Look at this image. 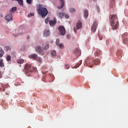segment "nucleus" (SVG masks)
Instances as JSON below:
<instances>
[{
  "label": "nucleus",
  "instance_id": "1",
  "mask_svg": "<svg viewBox=\"0 0 128 128\" xmlns=\"http://www.w3.org/2000/svg\"><path fill=\"white\" fill-rule=\"evenodd\" d=\"M42 6V4H40L38 5L37 8V12L38 14H40V16H41L42 18H44L46 16H48V9H46V8Z\"/></svg>",
  "mask_w": 128,
  "mask_h": 128
},
{
  "label": "nucleus",
  "instance_id": "2",
  "mask_svg": "<svg viewBox=\"0 0 128 128\" xmlns=\"http://www.w3.org/2000/svg\"><path fill=\"white\" fill-rule=\"evenodd\" d=\"M100 60L98 58L95 59L94 61L92 62V60H90V61H86V64L88 65V66L90 68H92V64H100Z\"/></svg>",
  "mask_w": 128,
  "mask_h": 128
},
{
  "label": "nucleus",
  "instance_id": "3",
  "mask_svg": "<svg viewBox=\"0 0 128 128\" xmlns=\"http://www.w3.org/2000/svg\"><path fill=\"white\" fill-rule=\"evenodd\" d=\"M25 69L27 72H35L36 70V68L34 67H32V65L30 64H26L25 66Z\"/></svg>",
  "mask_w": 128,
  "mask_h": 128
},
{
  "label": "nucleus",
  "instance_id": "4",
  "mask_svg": "<svg viewBox=\"0 0 128 128\" xmlns=\"http://www.w3.org/2000/svg\"><path fill=\"white\" fill-rule=\"evenodd\" d=\"M109 18L110 21V24L112 26H114V22H116L118 20V16L116 15V14L110 15L109 16Z\"/></svg>",
  "mask_w": 128,
  "mask_h": 128
},
{
  "label": "nucleus",
  "instance_id": "5",
  "mask_svg": "<svg viewBox=\"0 0 128 128\" xmlns=\"http://www.w3.org/2000/svg\"><path fill=\"white\" fill-rule=\"evenodd\" d=\"M58 30H59V32L61 36H65L66 35V28H64V26H59Z\"/></svg>",
  "mask_w": 128,
  "mask_h": 128
},
{
  "label": "nucleus",
  "instance_id": "6",
  "mask_svg": "<svg viewBox=\"0 0 128 128\" xmlns=\"http://www.w3.org/2000/svg\"><path fill=\"white\" fill-rule=\"evenodd\" d=\"M35 50H36V52H38V54H42H42H44V50L42 49V47H40V46H36L35 48Z\"/></svg>",
  "mask_w": 128,
  "mask_h": 128
},
{
  "label": "nucleus",
  "instance_id": "7",
  "mask_svg": "<svg viewBox=\"0 0 128 128\" xmlns=\"http://www.w3.org/2000/svg\"><path fill=\"white\" fill-rule=\"evenodd\" d=\"M114 24L112 25L111 23V26L112 30H116L118 28V20H116V22H113Z\"/></svg>",
  "mask_w": 128,
  "mask_h": 128
},
{
  "label": "nucleus",
  "instance_id": "8",
  "mask_svg": "<svg viewBox=\"0 0 128 128\" xmlns=\"http://www.w3.org/2000/svg\"><path fill=\"white\" fill-rule=\"evenodd\" d=\"M96 26H98V22H95L91 26V30L94 32L96 30Z\"/></svg>",
  "mask_w": 128,
  "mask_h": 128
},
{
  "label": "nucleus",
  "instance_id": "9",
  "mask_svg": "<svg viewBox=\"0 0 128 128\" xmlns=\"http://www.w3.org/2000/svg\"><path fill=\"white\" fill-rule=\"evenodd\" d=\"M5 20L7 22H10L12 20V14H10L5 16Z\"/></svg>",
  "mask_w": 128,
  "mask_h": 128
},
{
  "label": "nucleus",
  "instance_id": "10",
  "mask_svg": "<svg viewBox=\"0 0 128 128\" xmlns=\"http://www.w3.org/2000/svg\"><path fill=\"white\" fill-rule=\"evenodd\" d=\"M76 29L80 30L82 26V22L80 21H78L76 24Z\"/></svg>",
  "mask_w": 128,
  "mask_h": 128
},
{
  "label": "nucleus",
  "instance_id": "11",
  "mask_svg": "<svg viewBox=\"0 0 128 128\" xmlns=\"http://www.w3.org/2000/svg\"><path fill=\"white\" fill-rule=\"evenodd\" d=\"M29 57L30 58H33V60H36L38 58V54H34L29 56Z\"/></svg>",
  "mask_w": 128,
  "mask_h": 128
},
{
  "label": "nucleus",
  "instance_id": "12",
  "mask_svg": "<svg viewBox=\"0 0 128 128\" xmlns=\"http://www.w3.org/2000/svg\"><path fill=\"white\" fill-rule=\"evenodd\" d=\"M57 16H60V18H62L64 16V12H58Z\"/></svg>",
  "mask_w": 128,
  "mask_h": 128
},
{
  "label": "nucleus",
  "instance_id": "13",
  "mask_svg": "<svg viewBox=\"0 0 128 128\" xmlns=\"http://www.w3.org/2000/svg\"><path fill=\"white\" fill-rule=\"evenodd\" d=\"M74 54H76V55L80 56V51L78 50V48H76L74 50Z\"/></svg>",
  "mask_w": 128,
  "mask_h": 128
},
{
  "label": "nucleus",
  "instance_id": "14",
  "mask_svg": "<svg viewBox=\"0 0 128 128\" xmlns=\"http://www.w3.org/2000/svg\"><path fill=\"white\" fill-rule=\"evenodd\" d=\"M100 54V50L98 48L96 49V51L94 52V56H98Z\"/></svg>",
  "mask_w": 128,
  "mask_h": 128
},
{
  "label": "nucleus",
  "instance_id": "15",
  "mask_svg": "<svg viewBox=\"0 0 128 128\" xmlns=\"http://www.w3.org/2000/svg\"><path fill=\"white\" fill-rule=\"evenodd\" d=\"M128 32L124 33L122 35V40H126L128 38Z\"/></svg>",
  "mask_w": 128,
  "mask_h": 128
},
{
  "label": "nucleus",
  "instance_id": "16",
  "mask_svg": "<svg viewBox=\"0 0 128 128\" xmlns=\"http://www.w3.org/2000/svg\"><path fill=\"white\" fill-rule=\"evenodd\" d=\"M49 24H50V26H54V24H56V22L54 20H54H51L49 22Z\"/></svg>",
  "mask_w": 128,
  "mask_h": 128
},
{
  "label": "nucleus",
  "instance_id": "17",
  "mask_svg": "<svg viewBox=\"0 0 128 128\" xmlns=\"http://www.w3.org/2000/svg\"><path fill=\"white\" fill-rule=\"evenodd\" d=\"M50 34V30L44 31V36H48Z\"/></svg>",
  "mask_w": 128,
  "mask_h": 128
},
{
  "label": "nucleus",
  "instance_id": "18",
  "mask_svg": "<svg viewBox=\"0 0 128 128\" xmlns=\"http://www.w3.org/2000/svg\"><path fill=\"white\" fill-rule=\"evenodd\" d=\"M4 54V50H2V48H0V58H2Z\"/></svg>",
  "mask_w": 128,
  "mask_h": 128
},
{
  "label": "nucleus",
  "instance_id": "19",
  "mask_svg": "<svg viewBox=\"0 0 128 128\" xmlns=\"http://www.w3.org/2000/svg\"><path fill=\"white\" fill-rule=\"evenodd\" d=\"M69 12L70 14H74V12H76V9L74 8H69Z\"/></svg>",
  "mask_w": 128,
  "mask_h": 128
},
{
  "label": "nucleus",
  "instance_id": "20",
  "mask_svg": "<svg viewBox=\"0 0 128 128\" xmlns=\"http://www.w3.org/2000/svg\"><path fill=\"white\" fill-rule=\"evenodd\" d=\"M0 68H4V60H0Z\"/></svg>",
  "mask_w": 128,
  "mask_h": 128
},
{
  "label": "nucleus",
  "instance_id": "21",
  "mask_svg": "<svg viewBox=\"0 0 128 128\" xmlns=\"http://www.w3.org/2000/svg\"><path fill=\"white\" fill-rule=\"evenodd\" d=\"M62 2V5L60 6H58V8H62L64 6V0H60Z\"/></svg>",
  "mask_w": 128,
  "mask_h": 128
},
{
  "label": "nucleus",
  "instance_id": "22",
  "mask_svg": "<svg viewBox=\"0 0 128 128\" xmlns=\"http://www.w3.org/2000/svg\"><path fill=\"white\" fill-rule=\"evenodd\" d=\"M84 16L85 18H86L88 16V10H85L84 11Z\"/></svg>",
  "mask_w": 128,
  "mask_h": 128
},
{
  "label": "nucleus",
  "instance_id": "23",
  "mask_svg": "<svg viewBox=\"0 0 128 128\" xmlns=\"http://www.w3.org/2000/svg\"><path fill=\"white\" fill-rule=\"evenodd\" d=\"M24 62V59H22V58L18 59L17 60L18 64H22Z\"/></svg>",
  "mask_w": 128,
  "mask_h": 128
},
{
  "label": "nucleus",
  "instance_id": "24",
  "mask_svg": "<svg viewBox=\"0 0 128 128\" xmlns=\"http://www.w3.org/2000/svg\"><path fill=\"white\" fill-rule=\"evenodd\" d=\"M42 48H44V50H48V48H50V46H48V44H46L44 46V45H42Z\"/></svg>",
  "mask_w": 128,
  "mask_h": 128
},
{
  "label": "nucleus",
  "instance_id": "25",
  "mask_svg": "<svg viewBox=\"0 0 128 128\" xmlns=\"http://www.w3.org/2000/svg\"><path fill=\"white\" fill-rule=\"evenodd\" d=\"M7 62H10L12 60V57L10 55H8L6 57Z\"/></svg>",
  "mask_w": 128,
  "mask_h": 128
},
{
  "label": "nucleus",
  "instance_id": "26",
  "mask_svg": "<svg viewBox=\"0 0 128 128\" xmlns=\"http://www.w3.org/2000/svg\"><path fill=\"white\" fill-rule=\"evenodd\" d=\"M82 60H80V62H79V63H78L77 64H76V65L75 66L74 68H78V67L80 66V65L82 64Z\"/></svg>",
  "mask_w": 128,
  "mask_h": 128
},
{
  "label": "nucleus",
  "instance_id": "27",
  "mask_svg": "<svg viewBox=\"0 0 128 128\" xmlns=\"http://www.w3.org/2000/svg\"><path fill=\"white\" fill-rule=\"evenodd\" d=\"M58 46L60 49L64 48V45L62 43L59 44Z\"/></svg>",
  "mask_w": 128,
  "mask_h": 128
},
{
  "label": "nucleus",
  "instance_id": "28",
  "mask_svg": "<svg viewBox=\"0 0 128 128\" xmlns=\"http://www.w3.org/2000/svg\"><path fill=\"white\" fill-rule=\"evenodd\" d=\"M51 54L52 56H56V52L55 50H53L51 52Z\"/></svg>",
  "mask_w": 128,
  "mask_h": 128
},
{
  "label": "nucleus",
  "instance_id": "29",
  "mask_svg": "<svg viewBox=\"0 0 128 128\" xmlns=\"http://www.w3.org/2000/svg\"><path fill=\"white\" fill-rule=\"evenodd\" d=\"M16 7H13L10 10V12H16Z\"/></svg>",
  "mask_w": 128,
  "mask_h": 128
},
{
  "label": "nucleus",
  "instance_id": "30",
  "mask_svg": "<svg viewBox=\"0 0 128 128\" xmlns=\"http://www.w3.org/2000/svg\"><path fill=\"white\" fill-rule=\"evenodd\" d=\"M122 40H124V42L125 44H128V38L122 39Z\"/></svg>",
  "mask_w": 128,
  "mask_h": 128
},
{
  "label": "nucleus",
  "instance_id": "31",
  "mask_svg": "<svg viewBox=\"0 0 128 128\" xmlns=\"http://www.w3.org/2000/svg\"><path fill=\"white\" fill-rule=\"evenodd\" d=\"M60 38H57L56 40V46H58V44H60Z\"/></svg>",
  "mask_w": 128,
  "mask_h": 128
},
{
  "label": "nucleus",
  "instance_id": "32",
  "mask_svg": "<svg viewBox=\"0 0 128 128\" xmlns=\"http://www.w3.org/2000/svg\"><path fill=\"white\" fill-rule=\"evenodd\" d=\"M64 68L66 70H68V68H70V65H68V64H66L64 66Z\"/></svg>",
  "mask_w": 128,
  "mask_h": 128
},
{
  "label": "nucleus",
  "instance_id": "33",
  "mask_svg": "<svg viewBox=\"0 0 128 128\" xmlns=\"http://www.w3.org/2000/svg\"><path fill=\"white\" fill-rule=\"evenodd\" d=\"M48 22H50V18H46L45 20V22H46V24H48Z\"/></svg>",
  "mask_w": 128,
  "mask_h": 128
},
{
  "label": "nucleus",
  "instance_id": "34",
  "mask_svg": "<svg viewBox=\"0 0 128 128\" xmlns=\"http://www.w3.org/2000/svg\"><path fill=\"white\" fill-rule=\"evenodd\" d=\"M34 16V13H30V14H28V18H30V16Z\"/></svg>",
  "mask_w": 128,
  "mask_h": 128
},
{
  "label": "nucleus",
  "instance_id": "35",
  "mask_svg": "<svg viewBox=\"0 0 128 128\" xmlns=\"http://www.w3.org/2000/svg\"><path fill=\"white\" fill-rule=\"evenodd\" d=\"M64 16L65 18H70L69 16H68V14L64 13Z\"/></svg>",
  "mask_w": 128,
  "mask_h": 128
},
{
  "label": "nucleus",
  "instance_id": "36",
  "mask_svg": "<svg viewBox=\"0 0 128 128\" xmlns=\"http://www.w3.org/2000/svg\"><path fill=\"white\" fill-rule=\"evenodd\" d=\"M32 0H26V2L29 4H32Z\"/></svg>",
  "mask_w": 128,
  "mask_h": 128
},
{
  "label": "nucleus",
  "instance_id": "37",
  "mask_svg": "<svg viewBox=\"0 0 128 128\" xmlns=\"http://www.w3.org/2000/svg\"><path fill=\"white\" fill-rule=\"evenodd\" d=\"M98 38H99V40H102V35H100V34H99L98 35Z\"/></svg>",
  "mask_w": 128,
  "mask_h": 128
},
{
  "label": "nucleus",
  "instance_id": "38",
  "mask_svg": "<svg viewBox=\"0 0 128 128\" xmlns=\"http://www.w3.org/2000/svg\"><path fill=\"white\" fill-rule=\"evenodd\" d=\"M37 60H38V62H42V58H37Z\"/></svg>",
  "mask_w": 128,
  "mask_h": 128
},
{
  "label": "nucleus",
  "instance_id": "39",
  "mask_svg": "<svg viewBox=\"0 0 128 128\" xmlns=\"http://www.w3.org/2000/svg\"><path fill=\"white\" fill-rule=\"evenodd\" d=\"M6 48L7 49V50H10V47L9 46H6Z\"/></svg>",
  "mask_w": 128,
  "mask_h": 128
},
{
  "label": "nucleus",
  "instance_id": "40",
  "mask_svg": "<svg viewBox=\"0 0 128 128\" xmlns=\"http://www.w3.org/2000/svg\"><path fill=\"white\" fill-rule=\"evenodd\" d=\"M112 3L114 4V0H111Z\"/></svg>",
  "mask_w": 128,
  "mask_h": 128
},
{
  "label": "nucleus",
  "instance_id": "41",
  "mask_svg": "<svg viewBox=\"0 0 128 128\" xmlns=\"http://www.w3.org/2000/svg\"><path fill=\"white\" fill-rule=\"evenodd\" d=\"M74 32H76V28H74Z\"/></svg>",
  "mask_w": 128,
  "mask_h": 128
},
{
  "label": "nucleus",
  "instance_id": "42",
  "mask_svg": "<svg viewBox=\"0 0 128 128\" xmlns=\"http://www.w3.org/2000/svg\"><path fill=\"white\" fill-rule=\"evenodd\" d=\"M26 38H27V40H28V38H30V36H26Z\"/></svg>",
  "mask_w": 128,
  "mask_h": 128
},
{
  "label": "nucleus",
  "instance_id": "43",
  "mask_svg": "<svg viewBox=\"0 0 128 128\" xmlns=\"http://www.w3.org/2000/svg\"><path fill=\"white\" fill-rule=\"evenodd\" d=\"M94 2H96L97 0H92Z\"/></svg>",
  "mask_w": 128,
  "mask_h": 128
},
{
  "label": "nucleus",
  "instance_id": "44",
  "mask_svg": "<svg viewBox=\"0 0 128 128\" xmlns=\"http://www.w3.org/2000/svg\"><path fill=\"white\" fill-rule=\"evenodd\" d=\"M0 78H2V76L1 75H0Z\"/></svg>",
  "mask_w": 128,
  "mask_h": 128
},
{
  "label": "nucleus",
  "instance_id": "45",
  "mask_svg": "<svg viewBox=\"0 0 128 128\" xmlns=\"http://www.w3.org/2000/svg\"><path fill=\"white\" fill-rule=\"evenodd\" d=\"M1 16H2V15Z\"/></svg>",
  "mask_w": 128,
  "mask_h": 128
}]
</instances>
